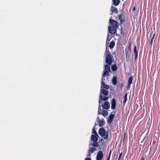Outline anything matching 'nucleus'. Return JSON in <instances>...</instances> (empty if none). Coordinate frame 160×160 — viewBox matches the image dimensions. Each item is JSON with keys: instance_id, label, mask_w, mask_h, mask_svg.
Masks as SVG:
<instances>
[{"instance_id": "nucleus-1", "label": "nucleus", "mask_w": 160, "mask_h": 160, "mask_svg": "<svg viewBox=\"0 0 160 160\" xmlns=\"http://www.w3.org/2000/svg\"><path fill=\"white\" fill-rule=\"evenodd\" d=\"M99 134L105 139H107L108 137V132H106L105 130L102 128L99 129L98 131Z\"/></svg>"}, {"instance_id": "nucleus-2", "label": "nucleus", "mask_w": 160, "mask_h": 160, "mask_svg": "<svg viewBox=\"0 0 160 160\" xmlns=\"http://www.w3.org/2000/svg\"><path fill=\"white\" fill-rule=\"evenodd\" d=\"M105 56L106 63L109 65H111L113 61V56L111 54H106Z\"/></svg>"}, {"instance_id": "nucleus-3", "label": "nucleus", "mask_w": 160, "mask_h": 160, "mask_svg": "<svg viewBox=\"0 0 160 160\" xmlns=\"http://www.w3.org/2000/svg\"><path fill=\"white\" fill-rule=\"evenodd\" d=\"M108 29L109 33L112 34H114L117 32V29L114 27L108 26Z\"/></svg>"}, {"instance_id": "nucleus-4", "label": "nucleus", "mask_w": 160, "mask_h": 160, "mask_svg": "<svg viewBox=\"0 0 160 160\" xmlns=\"http://www.w3.org/2000/svg\"><path fill=\"white\" fill-rule=\"evenodd\" d=\"M103 158V154L101 151H99L98 152L97 156V160H102Z\"/></svg>"}, {"instance_id": "nucleus-5", "label": "nucleus", "mask_w": 160, "mask_h": 160, "mask_svg": "<svg viewBox=\"0 0 160 160\" xmlns=\"http://www.w3.org/2000/svg\"><path fill=\"white\" fill-rule=\"evenodd\" d=\"M109 21L110 23L113 26V27H114L115 28L118 27V25L117 21L111 19H110Z\"/></svg>"}, {"instance_id": "nucleus-6", "label": "nucleus", "mask_w": 160, "mask_h": 160, "mask_svg": "<svg viewBox=\"0 0 160 160\" xmlns=\"http://www.w3.org/2000/svg\"><path fill=\"white\" fill-rule=\"evenodd\" d=\"M102 107L103 109H108L110 108V105L109 102L108 101H105L103 105H102Z\"/></svg>"}, {"instance_id": "nucleus-7", "label": "nucleus", "mask_w": 160, "mask_h": 160, "mask_svg": "<svg viewBox=\"0 0 160 160\" xmlns=\"http://www.w3.org/2000/svg\"><path fill=\"white\" fill-rule=\"evenodd\" d=\"M96 148L95 147H92L90 149H89L88 150V155L87 157H90L91 154V153H92L94 151L96 150Z\"/></svg>"}, {"instance_id": "nucleus-8", "label": "nucleus", "mask_w": 160, "mask_h": 160, "mask_svg": "<svg viewBox=\"0 0 160 160\" xmlns=\"http://www.w3.org/2000/svg\"><path fill=\"white\" fill-rule=\"evenodd\" d=\"M108 98L106 97H103V96L100 95L99 97V103L100 104L101 102V100H102L103 101H106L108 99Z\"/></svg>"}, {"instance_id": "nucleus-9", "label": "nucleus", "mask_w": 160, "mask_h": 160, "mask_svg": "<svg viewBox=\"0 0 160 160\" xmlns=\"http://www.w3.org/2000/svg\"><path fill=\"white\" fill-rule=\"evenodd\" d=\"M116 105V102L115 99L114 98H113L112 101L111 102V108L112 110L115 109Z\"/></svg>"}, {"instance_id": "nucleus-10", "label": "nucleus", "mask_w": 160, "mask_h": 160, "mask_svg": "<svg viewBox=\"0 0 160 160\" xmlns=\"http://www.w3.org/2000/svg\"><path fill=\"white\" fill-rule=\"evenodd\" d=\"M114 117V115L112 114L110 115L108 119L107 122L109 123H112V122Z\"/></svg>"}, {"instance_id": "nucleus-11", "label": "nucleus", "mask_w": 160, "mask_h": 160, "mask_svg": "<svg viewBox=\"0 0 160 160\" xmlns=\"http://www.w3.org/2000/svg\"><path fill=\"white\" fill-rule=\"evenodd\" d=\"M98 137L96 135H92L91 137V140L93 142H97Z\"/></svg>"}, {"instance_id": "nucleus-12", "label": "nucleus", "mask_w": 160, "mask_h": 160, "mask_svg": "<svg viewBox=\"0 0 160 160\" xmlns=\"http://www.w3.org/2000/svg\"><path fill=\"white\" fill-rule=\"evenodd\" d=\"M133 52L135 56L134 59L136 60L138 57V51L137 50V47L135 46L134 47Z\"/></svg>"}, {"instance_id": "nucleus-13", "label": "nucleus", "mask_w": 160, "mask_h": 160, "mask_svg": "<svg viewBox=\"0 0 160 160\" xmlns=\"http://www.w3.org/2000/svg\"><path fill=\"white\" fill-rule=\"evenodd\" d=\"M101 93L103 95L105 96H107L108 95L107 91L104 89H101L100 95Z\"/></svg>"}, {"instance_id": "nucleus-14", "label": "nucleus", "mask_w": 160, "mask_h": 160, "mask_svg": "<svg viewBox=\"0 0 160 160\" xmlns=\"http://www.w3.org/2000/svg\"><path fill=\"white\" fill-rule=\"evenodd\" d=\"M119 19L120 20L121 23L125 22L124 16L123 14H121L119 15Z\"/></svg>"}, {"instance_id": "nucleus-15", "label": "nucleus", "mask_w": 160, "mask_h": 160, "mask_svg": "<svg viewBox=\"0 0 160 160\" xmlns=\"http://www.w3.org/2000/svg\"><path fill=\"white\" fill-rule=\"evenodd\" d=\"M112 82L114 85H116L117 82V77L115 76L112 79Z\"/></svg>"}, {"instance_id": "nucleus-16", "label": "nucleus", "mask_w": 160, "mask_h": 160, "mask_svg": "<svg viewBox=\"0 0 160 160\" xmlns=\"http://www.w3.org/2000/svg\"><path fill=\"white\" fill-rule=\"evenodd\" d=\"M102 86L103 88H105L106 89H108L109 88V86L106 84L105 83L102 81L101 82V88H102Z\"/></svg>"}, {"instance_id": "nucleus-17", "label": "nucleus", "mask_w": 160, "mask_h": 160, "mask_svg": "<svg viewBox=\"0 0 160 160\" xmlns=\"http://www.w3.org/2000/svg\"><path fill=\"white\" fill-rule=\"evenodd\" d=\"M125 53H126V58L127 60L128 61L130 59V58H129L130 55H129V53L128 52V50L127 49V48H126L125 49Z\"/></svg>"}, {"instance_id": "nucleus-18", "label": "nucleus", "mask_w": 160, "mask_h": 160, "mask_svg": "<svg viewBox=\"0 0 160 160\" xmlns=\"http://www.w3.org/2000/svg\"><path fill=\"white\" fill-rule=\"evenodd\" d=\"M115 44V43L113 41H112L111 42L110 44L109 45V47L110 49L112 48L114 46Z\"/></svg>"}, {"instance_id": "nucleus-19", "label": "nucleus", "mask_w": 160, "mask_h": 160, "mask_svg": "<svg viewBox=\"0 0 160 160\" xmlns=\"http://www.w3.org/2000/svg\"><path fill=\"white\" fill-rule=\"evenodd\" d=\"M105 122L103 119L102 120H100L99 122V125L100 127H102L105 124Z\"/></svg>"}, {"instance_id": "nucleus-20", "label": "nucleus", "mask_w": 160, "mask_h": 160, "mask_svg": "<svg viewBox=\"0 0 160 160\" xmlns=\"http://www.w3.org/2000/svg\"><path fill=\"white\" fill-rule=\"evenodd\" d=\"M111 11L112 12H115L116 13L118 12V10L116 8L111 7Z\"/></svg>"}, {"instance_id": "nucleus-21", "label": "nucleus", "mask_w": 160, "mask_h": 160, "mask_svg": "<svg viewBox=\"0 0 160 160\" xmlns=\"http://www.w3.org/2000/svg\"><path fill=\"white\" fill-rule=\"evenodd\" d=\"M104 70L108 72L110 71V67L109 65H106L104 67Z\"/></svg>"}, {"instance_id": "nucleus-22", "label": "nucleus", "mask_w": 160, "mask_h": 160, "mask_svg": "<svg viewBox=\"0 0 160 160\" xmlns=\"http://www.w3.org/2000/svg\"><path fill=\"white\" fill-rule=\"evenodd\" d=\"M113 3L115 6H118L120 3L119 0H113Z\"/></svg>"}, {"instance_id": "nucleus-23", "label": "nucleus", "mask_w": 160, "mask_h": 160, "mask_svg": "<svg viewBox=\"0 0 160 160\" xmlns=\"http://www.w3.org/2000/svg\"><path fill=\"white\" fill-rule=\"evenodd\" d=\"M117 67L116 64H113L112 66L111 69L112 71H115L117 69Z\"/></svg>"}, {"instance_id": "nucleus-24", "label": "nucleus", "mask_w": 160, "mask_h": 160, "mask_svg": "<svg viewBox=\"0 0 160 160\" xmlns=\"http://www.w3.org/2000/svg\"><path fill=\"white\" fill-rule=\"evenodd\" d=\"M91 145L94 147H98V143L97 142H93L91 144Z\"/></svg>"}, {"instance_id": "nucleus-25", "label": "nucleus", "mask_w": 160, "mask_h": 160, "mask_svg": "<svg viewBox=\"0 0 160 160\" xmlns=\"http://www.w3.org/2000/svg\"><path fill=\"white\" fill-rule=\"evenodd\" d=\"M108 114V112L106 110H102V115L103 116H107Z\"/></svg>"}, {"instance_id": "nucleus-26", "label": "nucleus", "mask_w": 160, "mask_h": 160, "mask_svg": "<svg viewBox=\"0 0 160 160\" xmlns=\"http://www.w3.org/2000/svg\"><path fill=\"white\" fill-rule=\"evenodd\" d=\"M132 76L130 77L128 80V83L131 84L132 82Z\"/></svg>"}, {"instance_id": "nucleus-27", "label": "nucleus", "mask_w": 160, "mask_h": 160, "mask_svg": "<svg viewBox=\"0 0 160 160\" xmlns=\"http://www.w3.org/2000/svg\"><path fill=\"white\" fill-rule=\"evenodd\" d=\"M127 94L126 93L124 97V99L123 102V104H125L127 101Z\"/></svg>"}, {"instance_id": "nucleus-28", "label": "nucleus", "mask_w": 160, "mask_h": 160, "mask_svg": "<svg viewBox=\"0 0 160 160\" xmlns=\"http://www.w3.org/2000/svg\"><path fill=\"white\" fill-rule=\"evenodd\" d=\"M155 32L154 33V34H153V36L150 40V46L151 47H152V46L153 39L154 38V37L155 36Z\"/></svg>"}, {"instance_id": "nucleus-29", "label": "nucleus", "mask_w": 160, "mask_h": 160, "mask_svg": "<svg viewBox=\"0 0 160 160\" xmlns=\"http://www.w3.org/2000/svg\"><path fill=\"white\" fill-rule=\"evenodd\" d=\"M108 71H105L103 73L102 77H104L106 75L107 76H109V74H108Z\"/></svg>"}, {"instance_id": "nucleus-30", "label": "nucleus", "mask_w": 160, "mask_h": 160, "mask_svg": "<svg viewBox=\"0 0 160 160\" xmlns=\"http://www.w3.org/2000/svg\"><path fill=\"white\" fill-rule=\"evenodd\" d=\"M101 105H100V104H99L98 110V113L99 114H101V112H102V109H101Z\"/></svg>"}, {"instance_id": "nucleus-31", "label": "nucleus", "mask_w": 160, "mask_h": 160, "mask_svg": "<svg viewBox=\"0 0 160 160\" xmlns=\"http://www.w3.org/2000/svg\"><path fill=\"white\" fill-rule=\"evenodd\" d=\"M105 53H106V54H111V53L110 52L109 49L108 48H106Z\"/></svg>"}, {"instance_id": "nucleus-32", "label": "nucleus", "mask_w": 160, "mask_h": 160, "mask_svg": "<svg viewBox=\"0 0 160 160\" xmlns=\"http://www.w3.org/2000/svg\"><path fill=\"white\" fill-rule=\"evenodd\" d=\"M92 133L94 134V135H96V136L97 135V136H98V137H99V136L98 135V133L95 130L94 127L92 129Z\"/></svg>"}, {"instance_id": "nucleus-33", "label": "nucleus", "mask_w": 160, "mask_h": 160, "mask_svg": "<svg viewBox=\"0 0 160 160\" xmlns=\"http://www.w3.org/2000/svg\"><path fill=\"white\" fill-rule=\"evenodd\" d=\"M119 87L121 88L123 86V84L122 81L119 83Z\"/></svg>"}, {"instance_id": "nucleus-34", "label": "nucleus", "mask_w": 160, "mask_h": 160, "mask_svg": "<svg viewBox=\"0 0 160 160\" xmlns=\"http://www.w3.org/2000/svg\"><path fill=\"white\" fill-rule=\"evenodd\" d=\"M122 152H121L120 153V154H119V157H118V160H120V159L121 158V157L122 155Z\"/></svg>"}, {"instance_id": "nucleus-35", "label": "nucleus", "mask_w": 160, "mask_h": 160, "mask_svg": "<svg viewBox=\"0 0 160 160\" xmlns=\"http://www.w3.org/2000/svg\"><path fill=\"white\" fill-rule=\"evenodd\" d=\"M131 84L128 83L127 88L128 89H130V85Z\"/></svg>"}, {"instance_id": "nucleus-36", "label": "nucleus", "mask_w": 160, "mask_h": 160, "mask_svg": "<svg viewBox=\"0 0 160 160\" xmlns=\"http://www.w3.org/2000/svg\"><path fill=\"white\" fill-rule=\"evenodd\" d=\"M111 152H112L111 150H110V152H109V154L108 155V157L110 158Z\"/></svg>"}, {"instance_id": "nucleus-37", "label": "nucleus", "mask_w": 160, "mask_h": 160, "mask_svg": "<svg viewBox=\"0 0 160 160\" xmlns=\"http://www.w3.org/2000/svg\"><path fill=\"white\" fill-rule=\"evenodd\" d=\"M108 36H107V40H106V43H108V42L109 41V39H108Z\"/></svg>"}, {"instance_id": "nucleus-38", "label": "nucleus", "mask_w": 160, "mask_h": 160, "mask_svg": "<svg viewBox=\"0 0 160 160\" xmlns=\"http://www.w3.org/2000/svg\"><path fill=\"white\" fill-rule=\"evenodd\" d=\"M85 160H91V159L90 158H87L85 159Z\"/></svg>"}, {"instance_id": "nucleus-39", "label": "nucleus", "mask_w": 160, "mask_h": 160, "mask_svg": "<svg viewBox=\"0 0 160 160\" xmlns=\"http://www.w3.org/2000/svg\"><path fill=\"white\" fill-rule=\"evenodd\" d=\"M135 7H134L132 8V10L135 11Z\"/></svg>"}, {"instance_id": "nucleus-40", "label": "nucleus", "mask_w": 160, "mask_h": 160, "mask_svg": "<svg viewBox=\"0 0 160 160\" xmlns=\"http://www.w3.org/2000/svg\"><path fill=\"white\" fill-rule=\"evenodd\" d=\"M145 138H146V137H144V138H143V139L142 141H141V143H142V141H144V140H145Z\"/></svg>"}, {"instance_id": "nucleus-41", "label": "nucleus", "mask_w": 160, "mask_h": 160, "mask_svg": "<svg viewBox=\"0 0 160 160\" xmlns=\"http://www.w3.org/2000/svg\"><path fill=\"white\" fill-rule=\"evenodd\" d=\"M110 158L109 157H107V160H110Z\"/></svg>"}, {"instance_id": "nucleus-42", "label": "nucleus", "mask_w": 160, "mask_h": 160, "mask_svg": "<svg viewBox=\"0 0 160 160\" xmlns=\"http://www.w3.org/2000/svg\"><path fill=\"white\" fill-rule=\"evenodd\" d=\"M103 140V139H101L100 140V141L101 142H102Z\"/></svg>"}, {"instance_id": "nucleus-43", "label": "nucleus", "mask_w": 160, "mask_h": 160, "mask_svg": "<svg viewBox=\"0 0 160 160\" xmlns=\"http://www.w3.org/2000/svg\"><path fill=\"white\" fill-rule=\"evenodd\" d=\"M151 34H150V35L151 36Z\"/></svg>"}]
</instances>
